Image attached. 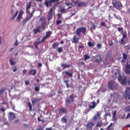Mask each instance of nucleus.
<instances>
[{"label": "nucleus", "mask_w": 130, "mask_h": 130, "mask_svg": "<svg viewBox=\"0 0 130 130\" xmlns=\"http://www.w3.org/2000/svg\"><path fill=\"white\" fill-rule=\"evenodd\" d=\"M112 4L113 7L119 10H120L123 7V5L121 3L117 0H112Z\"/></svg>", "instance_id": "obj_1"}, {"label": "nucleus", "mask_w": 130, "mask_h": 130, "mask_svg": "<svg viewBox=\"0 0 130 130\" xmlns=\"http://www.w3.org/2000/svg\"><path fill=\"white\" fill-rule=\"evenodd\" d=\"M87 28L85 27H80L76 29V35L81 36V33H83V35H86Z\"/></svg>", "instance_id": "obj_2"}, {"label": "nucleus", "mask_w": 130, "mask_h": 130, "mask_svg": "<svg viewBox=\"0 0 130 130\" xmlns=\"http://www.w3.org/2000/svg\"><path fill=\"white\" fill-rule=\"evenodd\" d=\"M118 87V85L113 81H111L108 83V88L110 90L117 89Z\"/></svg>", "instance_id": "obj_3"}, {"label": "nucleus", "mask_w": 130, "mask_h": 130, "mask_svg": "<svg viewBox=\"0 0 130 130\" xmlns=\"http://www.w3.org/2000/svg\"><path fill=\"white\" fill-rule=\"evenodd\" d=\"M118 81L123 85L128 84V80L126 76L122 77L121 75H119L118 77Z\"/></svg>", "instance_id": "obj_4"}, {"label": "nucleus", "mask_w": 130, "mask_h": 130, "mask_svg": "<svg viewBox=\"0 0 130 130\" xmlns=\"http://www.w3.org/2000/svg\"><path fill=\"white\" fill-rule=\"evenodd\" d=\"M125 100H130V87L126 88L125 93L124 94Z\"/></svg>", "instance_id": "obj_5"}, {"label": "nucleus", "mask_w": 130, "mask_h": 130, "mask_svg": "<svg viewBox=\"0 0 130 130\" xmlns=\"http://www.w3.org/2000/svg\"><path fill=\"white\" fill-rule=\"evenodd\" d=\"M125 38H127V34L126 32H124L122 34V38L121 39L120 41H119V44H122L123 45H124L125 44Z\"/></svg>", "instance_id": "obj_6"}, {"label": "nucleus", "mask_w": 130, "mask_h": 130, "mask_svg": "<svg viewBox=\"0 0 130 130\" xmlns=\"http://www.w3.org/2000/svg\"><path fill=\"white\" fill-rule=\"evenodd\" d=\"M75 99V96H74V93L70 94V96H69V99L70 100H66V103L69 104L71 103L74 102Z\"/></svg>", "instance_id": "obj_7"}, {"label": "nucleus", "mask_w": 130, "mask_h": 130, "mask_svg": "<svg viewBox=\"0 0 130 130\" xmlns=\"http://www.w3.org/2000/svg\"><path fill=\"white\" fill-rule=\"evenodd\" d=\"M52 34V31H48L46 32V35L44 36L42 41H45L48 38H49L51 35Z\"/></svg>", "instance_id": "obj_8"}, {"label": "nucleus", "mask_w": 130, "mask_h": 130, "mask_svg": "<svg viewBox=\"0 0 130 130\" xmlns=\"http://www.w3.org/2000/svg\"><path fill=\"white\" fill-rule=\"evenodd\" d=\"M34 13V11H33L32 13H30V16L27 17L22 21V23L23 25H25V24H26L27 21H29V20L30 19V18L33 16Z\"/></svg>", "instance_id": "obj_9"}, {"label": "nucleus", "mask_w": 130, "mask_h": 130, "mask_svg": "<svg viewBox=\"0 0 130 130\" xmlns=\"http://www.w3.org/2000/svg\"><path fill=\"white\" fill-rule=\"evenodd\" d=\"M101 113L100 112H97L96 114L93 116V120L96 121L97 119L101 120Z\"/></svg>", "instance_id": "obj_10"}, {"label": "nucleus", "mask_w": 130, "mask_h": 130, "mask_svg": "<svg viewBox=\"0 0 130 130\" xmlns=\"http://www.w3.org/2000/svg\"><path fill=\"white\" fill-rule=\"evenodd\" d=\"M54 2H55L54 0H49V1L46 0L44 4L46 6V7L48 8L49 6H52V3H54Z\"/></svg>", "instance_id": "obj_11"}, {"label": "nucleus", "mask_w": 130, "mask_h": 130, "mask_svg": "<svg viewBox=\"0 0 130 130\" xmlns=\"http://www.w3.org/2000/svg\"><path fill=\"white\" fill-rule=\"evenodd\" d=\"M96 106V104L94 101H92L90 103V105H88V107L90 110L95 109Z\"/></svg>", "instance_id": "obj_12"}, {"label": "nucleus", "mask_w": 130, "mask_h": 130, "mask_svg": "<svg viewBox=\"0 0 130 130\" xmlns=\"http://www.w3.org/2000/svg\"><path fill=\"white\" fill-rule=\"evenodd\" d=\"M59 112L63 114H66L68 112V108L62 107L58 110Z\"/></svg>", "instance_id": "obj_13"}, {"label": "nucleus", "mask_w": 130, "mask_h": 130, "mask_svg": "<svg viewBox=\"0 0 130 130\" xmlns=\"http://www.w3.org/2000/svg\"><path fill=\"white\" fill-rule=\"evenodd\" d=\"M53 10L52 8H51L49 10V12L48 13V21H50V20H51V19L53 17V15H52V12H53Z\"/></svg>", "instance_id": "obj_14"}, {"label": "nucleus", "mask_w": 130, "mask_h": 130, "mask_svg": "<svg viewBox=\"0 0 130 130\" xmlns=\"http://www.w3.org/2000/svg\"><path fill=\"white\" fill-rule=\"evenodd\" d=\"M124 72L127 75L130 74V63L129 64H127L126 65Z\"/></svg>", "instance_id": "obj_15"}, {"label": "nucleus", "mask_w": 130, "mask_h": 130, "mask_svg": "<svg viewBox=\"0 0 130 130\" xmlns=\"http://www.w3.org/2000/svg\"><path fill=\"white\" fill-rule=\"evenodd\" d=\"M93 58L95 59V62L96 63H100L102 60L101 57L100 55L95 56Z\"/></svg>", "instance_id": "obj_16"}, {"label": "nucleus", "mask_w": 130, "mask_h": 130, "mask_svg": "<svg viewBox=\"0 0 130 130\" xmlns=\"http://www.w3.org/2000/svg\"><path fill=\"white\" fill-rule=\"evenodd\" d=\"M16 118V115L15 113L12 112H10V116L9 117L10 120H13L15 119Z\"/></svg>", "instance_id": "obj_17"}, {"label": "nucleus", "mask_w": 130, "mask_h": 130, "mask_svg": "<svg viewBox=\"0 0 130 130\" xmlns=\"http://www.w3.org/2000/svg\"><path fill=\"white\" fill-rule=\"evenodd\" d=\"M94 124L92 122H89L87 124H86V128H87L88 129H90L92 128V127L94 126Z\"/></svg>", "instance_id": "obj_18"}, {"label": "nucleus", "mask_w": 130, "mask_h": 130, "mask_svg": "<svg viewBox=\"0 0 130 130\" xmlns=\"http://www.w3.org/2000/svg\"><path fill=\"white\" fill-rule=\"evenodd\" d=\"M23 13H24V12L23 11L21 10L20 11L19 15L16 19V21H17L18 22H20V21H21V19L22 16L23 14Z\"/></svg>", "instance_id": "obj_19"}, {"label": "nucleus", "mask_w": 130, "mask_h": 130, "mask_svg": "<svg viewBox=\"0 0 130 130\" xmlns=\"http://www.w3.org/2000/svg\"><path fill=\"white\" fill-rule=\"evenodd\" d=\"M62 74H64L66 76H68V77L72 78L73 77V73H70L69 71H65L62 73Z\"/></svg>", "instance_id": "obj_20"}, {"label": "nucleus", "mask_w": 130, "mask_h": 130, "mask_svg": "<svg viewBox=\"0 0 130 130\" xmlns=\"http://www.w3.org/2000/svg\"><path fill=\"white\" fill-rule=\"evenodd\" d=\"M79 39L77 37V36H73V40H72V43H78Z\"/></svg>", "instance_id": "obj_21"}, {"label": "nucleus", "mask_w": 130, "mask_h": 130, "mask_svg": "<svg viewBox=\"0 0 130 130\" xmlns=\"http://www.w3.org/2000/svg\"><path fill=\"white\" fill-rule=\"evenodd\" d=\"M43 42H44V41H42V40L39 42H35L34 43V46L35 48L38 49V46L40 45V44H41V43H43Z\"/></svg>", "instance_id": "obj_22"}, {"label": "nucleus", "mask_w": 130, "mask_h": 130, "mask_svg": "<svg viewBox=\"0 0 130 130\" xmlns=\"http://www.w3.org/2000/svg\"><path fill=\"white\" fill-rule=\"evenodd\" d=\"M61 67L63 70H64L67 68H70L71 67V65L70 64H67L64 63H61Z\"/></svg>", "instance_id": "obj_23"}, {"label": "nucleus", "mask_w": 130, "mask_h": 130, "mask_svg": "<svg viewBox=\"0 0 130 130\" xmlns=\"http://www.w3.org/2000/svg\"><path fill=\"white\" fill-rule=\"evenodd\" d=\"M127 55L126 54V53H122V58L123 59H122L121 62L124 63L126 61V60L127 59Z\"/></svg>", "instance_id": "obj_24"}, {"label": "nucleus", "mask_w": 130, "mask_h": 130, "mask_svg": "<svg viewBox=\"0 0 130 130\" xmlns=\"http://www.w3.org/2000/svg\"><path fill=\"white\" fill-rule=\"evenodd\" d=\"M37 74L36 70H31L28 73V75L35 76Z\"/></svg>", "instance_id": "obj_25"}, {"label": "nucleus", "mask_w": 130, "mask_h": 130, "mask_svg": "<svg viewBox=\"0 0 130 130\" xmlns=\"http://www.w3.org/2000/svg\"><path fill=\"white\" fill-rule=\"evenodd\" d=\"M40 101V99L35 98L31 100L32 104L33 106L36 104V103Z\"/></svg>", "instance_id": "obj_26"}, {"label": "nucleus", "mask_w": 130, "mask_h": 130, "mask_svg": "<svg viewBox=\"0 0 130 130\" xmlns=\"http://www.w3.org/2000/svg\"><path fill=\"white\" fill-rule=\"evenodd\" d=\"M33 31H34V33H35V34H37V33H39V32H41V28H40V26L37 27V28H36V29H34L33 30Z\"/></svg>", "instance_id": "obj_27"}, {"label": "nucleus", "mask_w": 130, "mask_h": 130, "mask_svg": "<svg viewBox=\"0 0 130 130\" xmlns=\"http://www.w3.org/2000/svg\"><path fill=\"white\" fill-rule=\"evenodd\" d=\"M103 125V123L102 121H98L96 124L95 127H101Z\"/></svg>", "instance_id": "obj_28"}, {"label": "nucleus", "mask_w": 130, "mask_h": 130, "mask_svg": "<svg viewBox=\"0 0 130 130\" xmlns=\"http://www.w3.org/2000/svg\"><path fill=\"white\" fill-rule=\"evenodd\" d=\"M61 122L63 123H67L68 122L67 118L66 117L61 118Z\"/></svg>", "instance_id": "obj_29"}, {"label": "nucleus", "mask_w": 130, "mask_h": 130, "mask_svg": "<svg viewBox=\"0 0 130 130\" xmlns=\"http://www.w3.org/2000/svg\"><path fill=\"white\" fill-rule=\"evenodd\" d=\"M31 3L29 2L28 5L27 6V8H26V11L28 13L30 14V12L29 9L31 8Z\"/></svg>", "instance_id": "obj_30"}, {"label": "nucleus", "mask_w": 130, "mask_h": 130, "mask_svg": "<svg viewBox=\"0 0 130 130\" xmlns=\"http://www.w3.org/2000/svg\"><path fill=\"white\" fill-rule=\"evenodd\" d=\"M113 74H114L115 76L119 75V71L118 69H115L112 72Z\"/></svg>", "instance_id": "obj_31"}, {"label": "nucleus", "mask_w": 130, "mask_h": 130, "mask_svg": "<svg viewBox=\"0 0 130 130\" xmlns=\"http://www.w3.org/2000/svg\"><path fill=\"white\" fill-rule=\"evenodd\" d=\"M11 66H14L16 64V62L13 60V58H11L9 60Z\"/></svg>", "instance_id": "obj_32"}, {"label": "nucleus", "mask_w": 130, "mask_h": 130, "mask_svg": "<svg viewBox=\"0 0 130 130\" xmlns=\"http://www.w3.org/2000/svg\"><path fill=\"white\" fill-rule=\"evenodd\" d=\"M83 57H84V61L87 60L90 58V56H89L88 54L84 55Z\"/></svg>", "instance_id": "obj_33"}, {"label": "nucleus", "mask_w": 130, "mask_h": 130, "mask_svg": "<svg viewBox=\"0 0 130 130\" xmlns=\"http://www.w3.org/2000/svg\"><path fill=\"white\" fill-rule=\"evenodd\" d=\"M69 82H70L69 80H66L64 81V83L66 84V87H67V88H70V86L69 85Z\"/></svg>", "instance_id": "obj_34"}, {"label": "nucleus", "mask_w": 130, "mask_h": 130, "mask_svg": "<svg viewBox=\"0 0 130 130\" xmlns=\"http://www.w3.org/2000/svg\"><path fill=\"white\" fill-rule=\"evenodd\" d=\"M86 6V4L84 2H81L78 4V7H84Z\"/></svg>", "instance_id": "obj_35"}, {"label": "nucleus", "mask_w": 130, "mask_h": 130, "mask_svg": "<svg viewBox=\"0 0 130 130\" xmlns=\"http://www.w3.org/2000/svg\"><path fill=\"white\" fill-rule=\"evenodd\" d=\"M88 46L89 47H93V46H94L95 43H91V42H89L88 43Z\"/></svg>", "instance_id": "obj_36"}, {"label": "nucleus", "mask_w": 130, "mask_h": 130, "mask_svg": "<svg viewBox=\"0 0 130 130\" xmlns=\"http://www.w3.org/2000/svg\"><path fill=\"white\" fill-rule=\"evenodd\" d=\"M58 42H56V43H54L53 45H52V47L53 48H54V49H55V48L56 47H57V46H58Z\"/></svg>", "instance_id": "obj_37"}, {"label": "nucleus", "mask_w": 130, "mask_h": 130, "mask_svg": "<svg viewBox=\"0 0 130 130\" xmlns=\"http://www.w3.org/2000/svg\"><path fill=\"white\" fill-rule=\"evenodd\" d=\"M57 50H58V52H59V53H61V52H62V51H63L62 47H60L58 48L57 49Z\"/></svg>", "instance_id": "obj_38"}, {"label": "nucleus", "mask_w": 130, "mask_h": 130, "mask_svg": "<svg viewBox=\"0 0 130 130\" xmlns=\"http://www.w3.org/2000/svg\"><path fill=\"white\" fill-rule=\"evenodd\" d=\"M65 5H66L67 6H72L71 7H69L68 8V9L71 8L72 7H73V4L72 3H65Z\"/></svg>", "instance_id": "obj_39"}, {"label": "nucleus", "mask_w": 130, "mask_h": 130, "mask_svg": "<svg viewBox=\"0 0 130 130\" xmlns=\"http://www.w3.org/2000/svg\"><path fill=\"white\" fill-rule=\"evenodd\" d=\"M124 109L126 112H130V106L125 107Z\"/></svg>", "instance_id": "obj_40"}, {"label": "nucleus", "mask_w": 130, "mask_h": 130, "mask_svg": "<svg viewBox=\"0 0 130 130\" xmlns=\"http://www.w3.org/2000/svg\"><path fill=\"white\" fill-rule=\"evenodd\" d=\"M113 125V123H111L106 128V130H113L112 128H110V127Z\"/></svg>", "instance_id": "obj_41"}, {"label": "nucleus", "mask_w": 130, "mask_h": 130, "mask_svg": "<svg viewBox=\"0 0 130 130\" xmlns=\"http://www.w3.org/2000/svg\"><path fill=\"white\" fill-rule=\"evenodd\" d=\"M28 107L29 108V111H31L32 110V105L31 104V103L30 102L28 103Z\"/></svg>", "instance_id": "obj_42"}, {"label": "nucleus", "mask_w": 130, "mask_h": 130, "mask_svg": "<svg viewBox=\"0 0 130 130\" xmlns=\"http://www.w3.org/2000/svg\"><path fill=\"white\" fill-rule=\"evenodd\" d=\"M18 11L16 12L15 15L13 16L12 18H11V20H14L15 18L18 15Z\"/></svg>", "instance_id": "obj_43"}, {"label": "nucleus", "mask_w": 130, "mask_h": 130, "mask_svg": "<svg viewBox=\"0 0 130 130\" xmlns=\"http://www.w3.org/2000/svg\"><path fill=\"white\" fill-rule=\"evenodd\" d=\"M6 90V88H2L0 90V94L4 93V91Z\"/></svg>", "instance_id": "obj_44"}, {"label": "nucleus", "mask_w": 130, "mask_h": 130, "mask_svg": "<svg viewBox=\"0 0 130 130\" xmlns=\"http://www.w3.org/2000/svg\"><path fill=\"white\" fill-rule=\"evenodd\" d=\"M67 12V10L65 9H61V13H66Z\"/></svg>", "instance_id": "obj_45"}, {"label": "nucleus", "mask_w": 130, "mask_h": 130, "mask_svg": "<svg viewBox=\"0 0 130 130\" xmlns=\"http://www.w3.org/2000/svg\"><path fill=\"white\" fill-rule=\"evenodd\" d=\"M35 90L36 92H39L40 91V87H36Z\"/></svg>", "instance_id": "obj_46"}, {"label": "nucleus", "mask_w": 130, "mask_h": 130, "mask_svg": "<svg viewBox=\"0 0 130 130\" xmlns=\"http://www.w3.org/2000/svg\"><path fill=\"white\" fill-rule=\"evenodd\" d=\"M117 30L119 32H121L122 31H123V28L122 27H118L117 28Z\"/></svg>", "instance_id": "obj_47"}, {"label": "nucleus", "mask_w": 130, "mask_h": 130, "mask_svg": "<svg viewBox=\"0 0 130 130\" xmlns=\"http://www.w3.org/2000/svg\"><path fill=\"white\" fill-rule=\"evenodd\" d=\"M61 23H62L61 20H57L56 24H57V25H59V24H61Z\"/></svg>", "instance_id": "obj_48"}, {"label": "nucleus", "mask_w": 130, "mask_h": 130, "mask_svg": "<svg viewBox=\"0 0 130 130\" xmlns=\"http://www.w3.org/2000/svg\"><path fill=\"white\" fill-rule=\"evenodd\" d=\"M45 17H42L40 19V21H41V22H43V21H45Z\"/></svg>", "instance_id": "obj_49"}, {"label": "nucleus", "mask_w": 130, "mask_h": 130, "mask_svg": "<svg viewBox=\"0 0 130 130\" xmlns=\"http://www.w3.org/2000/svg\"><path fill=\"white\" fill-rule=\"evenodd\" d=\"M101 26H104L106 27L107 25L105 22H101Z\"/></svg>", "instance_id": "obj_50"}, {"label": "nucleus", "mask_w": 130, "mask_h": 130, "mask_svg": "<svg viewBox=\"0 0 130 130\" xmlns=\"http://www.w3.org/2000/svg\"><path fill=\"white\" fill-rule=\"evenodd\" d=\"M96 26L95 24H92V25L91 26V29H93V30H94L95 29Z\"/></svg>", "instance_id": "obj_51"}, {"label": "nucleus", "mask_w": 130, "mask_h": 130, "mask_svg": "<svg viewBox=\"0 0 130 130\" xmlns=\"http://www.w3.org/2000/svg\"><path fill=\"white\" fill-rule=\"evenodd\" d=\"M116 115V111L114 110L113 112V117H115Z\"/></svg>", "instance_id": "obj_52"}, {"label": "nucleus", "mask_w": 130, "mask_h": 130, "mask_svg": "<svg viewBox=\"0 0 130 130\" xmlns=\"http://www.w3.org/2000/svg\"><path fill=\"white\" fill-rule=\"evenodd\" d=\"M101 44H97V47H98V49H100V48L101 47Z\"/></svg>", "instance_id": "obj_53"}, {"label": "nucleus", "mask_w": 130, "mask_h": 130, "mask_svg": "<svg viewBox=\"0 0 130 130\" xmlns=\"http://www.w3.org/2000/svg\"><path fill=\"white\" fill-rule=\"evenodd\" d=\"M15 46H17V45H18V41L16 40L14 43Z\"/></svg>", "instance_id": "obj_54"}, {"label": "nucleus", "mask_w": 130, "mask_h": 130, "mask_svg": "<svg viewBox=\"0 0 130 130\" xmlns=\"http://www.w3.org/2000/svg\"><path fill=\"white\" fill-rule=\"evenodd\" d=\"M79 1H75V2H73V3H74V4H79Z\"/></svg>", "instance_id": "obj_55"}, {"label": "nucleus", "mask_w": 130, "mask_h": 130, "mask_svg": "<svg viewBox=\"0 0 130 130\" xmlns=\"http://www.w3.org/2000/svg\"><path fill=\"white\" fill-rule=\"evenodd\" d=\"M130 118V113H128L126 117V119H128Z\"/></svg>", "instance_id": "obj_56"}, {"label": "nucleus", "mask_w": 130, "mask_h": 130, "mask_svg": "<svg viewBox=\"0 0 130 130\" xmlns=\"http://www.w3.org/2000/svg\"><path fill=\"white\" fill-rule=\"evenodd\" d=\"M25 84L26 85H28L29 84V81H25Z\"/></svg>", "instance_id": "obj_57"}, {"label": "nucleus", "mask_w": 130, "mask_h": 130, "mask_svg": "<svg viewBox=\"0 0 130 130\" xmlns=\"http://www.w3.org/2000/svg\"><path fill=\"white\" fill-rule=\"evenodd\" d=\"M84 46L83 45H80L78 46V48H84Z\"/></svg>", "instance_id": "obj_58"}, {"label": "nucleus", "mask_w": 130, "mask_h": 130, "mask_svg": "<svg viewBox=\"0 0 130 130\" xmlns=\"http://www.w3.org/2000/svg\"><path fill=\"white\" fill-rule=\"evenodd\" d=\"M38 121H39V122H40V121L43 122V121H44V120L41 119L40 117H38Z\"/></svg>", "instance_id": "obj_59"}, {"label": "nucleus", "mask_w": 130, "mask_h": 130, "mask_svg": "<svg viewBox=\"0 0 130 130\" xmlns=\"http://www.w3.org/2000/svg\"><path fill=\"white\" fill-rule=\"evenodd\" d=\"M45 130H52V127L46 128Z\"/></svg>", "instance_id": "obj_60"}, {"label": "nucleus", "mask_w": 130, "mask_h": 130, "mask_svg": "<svg viewBox=\"0 0 130 130\" xmlns=\"http://www.w3.org/2000/svg\"><path fill=\"white\" fill-rule=\"evenodd\" d=\"M1 110L2 112H5V109L4 108H2L1 109Z\"/></svg>", "instance_id": "obj_61"}, {"label": "nucleus", "mask_w": 130, "mask_h": 130, "mask_svg": "<svg viewBox=\"0 0 130 130\" xmlns=\"http://www.w3.org/2000/svg\"><path fill=\"white\" fill-rule=\"evenodd\" d=\"M38 67H42V64L41 63H38Z\"/></svg>", "instance_id": "obj_62"}, {"label": "nucleus", "mask_w": 130, "mask_h": 130, "mask_svg": "<svg viewBox=\"0 0 130 130\" xmlns=\"http://www.w3.org/2000/svg\"><path fill=\"white\" fill-rule=\"evenodd\" d=\"M57 15H58V18L61 17V16H62V15L60 14H58Z\"/></svg>", "instance_id": "obj_63"}, {"label": "nucleus", "mask_w": 130, "mask_h": 130, "mask_svg": "<svg viewBox=\"0 0 130 130\" xmlns=\"http://www.w3.org/2000/svg\"><path fill=\"white\" fill-rule=\"evenodd\" d=\"M127 82H128V83H127V84H128L129 85H130V79L127 80Z\"/></svg>", "instance_id": "obj_64"}]
</instances>
